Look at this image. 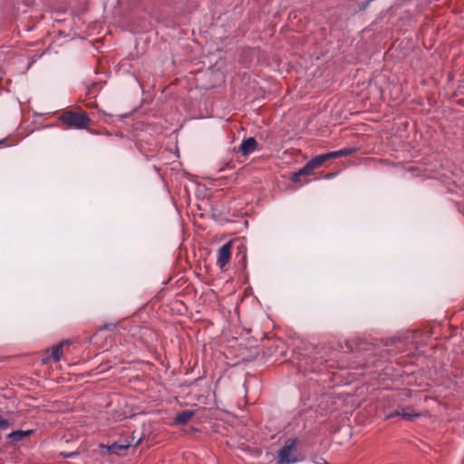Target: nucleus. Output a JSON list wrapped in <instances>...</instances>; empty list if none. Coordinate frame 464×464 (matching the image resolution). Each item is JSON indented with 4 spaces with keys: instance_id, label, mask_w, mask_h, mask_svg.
Returning <instances> with one entry per match:
<instances>
[{
    "instance_id": "nucleus-12",
    "label": "nucleus",
    "mask_w": 464,
    "mask_h": 464,
    "mask_svg": "<svg viewBox=\"0 0 464 464\" xmlns=\"http://www.w3.org/2000/svg\"><path fill=\"white\" fill-rule=\"evenodd\" d=\"M420 413H410L407 412L403 408L397 409L393 413L390 414L389 417H401L403 419L412 420L413 419L419 417Z\"/></svg>"
},
{
    "instance_id": "nucleus-14",
    "label": "nucleus",
    "mask_w": 464,
    "mask_h": 464,
    "mask_svg": "<svg viewBox=\"0 0 464 464\" xmlns=\"http://www.w3.org/2000/svg\"><path fill=\"white\" fill-rule=\"evenodd\" d=\"M12 425H13L12 421L0 416V430H6Z\"/></svg>"
},
{
    "instance_id": "nucleus-17",
    "label": "nucleus",
    "mask_w": 464,
    "mask_h": 464,
    "mask_svg": "<svg viewBox=\"0 0 464 464\" xmlns=\"http://www.w3.org/2000/svg\"><path fill=\"white\" fill-rule=\"evenodd\" d=\"M78 454L79 453L77 451H72V452H69V453L61 452L60 456H62L64 459H69V458H73V457L77 456Z\"/></svg>"
},
{
    "instance_id": "nucleus-7",
    "label": "nucleus",
    "mask_w": 464,
    "mask_h": 464,
    "mask_svg": "<svg viewBox=\"0 0 464 464\" xmlns=\"http://www.w3.org/2000/svg\"><path fill=\"white\" fill-rule=\"evenodd\" d=\"M257 150V141L254 137L245 139L240 145V152L244 156H247Z\"/></svg>"
},
{
    "instance_id": "nucleus-15",
    "label": "nucleus",
    "mask_w": 464,
    "mask_h": 464,
    "mask_svg": "<svg viewBox=\"0 0 464 464\" xmlns=\"http://www.w3.org/2000/svg\"><path fill=\"white\" fill-rule=\"evenodd\" d=\"M99 88V84L94 82L92 86L88 87L87 95L90 97H94L96 94V91Z\"/></svg>"
},
{
    "instance_id": "nucleus-5",
    "label": "nucleus",
    "mask_w": 464,
    "mask_h": 464,
    "mask_svg": "<svg viewBox=\"0 0 464 464\" xmlns=\"http://www.w3.org/2000/svg\"><path fill=\"white\" fill-rule=\"evenodd\" d=\"M123 433L124 431H121V438L118 440V450L136 447L141 440V438L135 440L134 431H126V438L123 440Z\"/></svg>"
},
{
    "instance_id": "nucleus-2",
    "label": "nucleus",
    "mask_w": 464,
    "mask_h": 464,
    "mask_svg": "<svg viewBox=\"0 0 464 464\" xmlns=\"http://www.w3.org/2000/svg\"><path fill=\"white\" fill-rule=\"evenodd\" d=\"M296 444L297 439L289 440L285 445L278 450L277 464H292L297 461V459L293 457V451Z\"/></svg>"
},
{
    "instance_id": "nucleus-13",
    "label": "nucleus",
    "mask_w": 464,
    "mask_h": 464,
    "mask_svg": "<svg viewBox=\"0 0 464 464\" xmlns=\"http://www.w3.org/2000/svg\"><path fill=\"white\" fill-rule=\"evenodd\" d=\"M99 448L102 450V453H109L115 454L116 453V442L111 443L110 446H105L104 444H99Z\"/></svg>"
},
{
    "instance_id": "nucleus-9",
    "label": "nucleus",
    "mask_w": 464,
    "mask_h": 464,
    "mask_svg": "<svg viewBox=\"0 0 464 464\" xmlns=\"http://www.w3.org/2000/svg\"><path fill=\"white\" fill-rule=\"evenodd\" d=\"M69 341L65 340L59 343L56 345H53L51 347V358L54 362H59L63 357V347L64 344H69Z\"/></svg>"
},
{
    "instance_id": "nucleus-11",
    "label": "nucleus",
    "mask_w": 464,
    "mask_h": 464,
    "mask_svg": "<svg viewBox=\"0 0 464 464\" xmlns=\"http://www.w3.org/2000/svg\"><path fill=\"white\" fill-rule=\"evenodd\" d=\"M327 160L326 153L317 155L307 162V167L314 170L319 168Z\"/></svg>"
},
{
    "instance_id": "nucleus-19",
    "label": "nucleus",
    "mask_w": 464,
    "mask_h": 464,
    "mask_svg": "<svg viewBox=\"0 0 464 464\" xmlns=\"http://www.w3.org/2000/svg\"><path fill=\"white\" fill-rule=\"evenodd\" d=\"M7 144H6V140H0V149L1 148H4V147H6Z\"/></svg>"
},
{
    "instance_id": "nucleus-10",
    "label": "nucleus",
    "mask_w": 464,
    "mask_h": 464,
    "mask_svg": "<svg viewBox=\"0 0 464 464\" xmlns=\"http://www.w3.org/2000/svg\"><path fill=\"white\" fill-rule=\"evenodd\" d=\"M194 416V411L186 410L178 413L174 419V423L178 425H185Z\"/></svg>"
},
{
    "instance_id": "nucleus-1",
    "label": "nucleus",
    "mask_w": 464,
    "mask_h": 464,
    "mask_svg": "<svg viewBox=\"0 0 464 464\" xmlns=\"http://www.w3.org/2000/svg\"><path fill=\"white\" fill-rule=\"evenodd\" d=\"M58 120L68 128L76 130L86 129L91 123L89 115L83 111H64L58 116Z\"/></svg>"
},
{
    "instance_id": "nucleus-16",
    "label": "nucleus",
    "mask_w": 464,
    "mask_h": 464,
    "mask_svg": "<svg viewBox=\"0 0 464 464\" xmlns=\"http://www.w3.org/2000/svg\"><path fill=\"white\" fill-rule=\"evenodd\" d=\"M312 171V169H310V168L307 167V163L303 167L301 168L297 172L303 176V175H307L309 174L310 172Z\"/></svg>"
},
{
    "instance_id": "nucleus-20",
    "label": "nucleus",
    "mask_w": 464,
    "mask_h": 464,
    "mask_svg": "<svg viewBox=\"0 0 464 464\" xmlns=\"http://www.w3.org/2000/svg\"><path fill=\"white\" fill-rule=\"evenodd\" d=\"M320 460H321V462H318L317 464H330L324 459H321Z\"/></svg>"
},
{
    "instance_id": "nucleus-3",
    "label": "nucleus",
    "mask_w": 464,
    "mask_h": 464,
    "mask_svg": "<svg viewBox=\"0 0 464 464\" xmlns=\"http://www.w3.org/2000/svg\"><path fill=\"white\" fill-rule=\"evenodd\" d=\"M232 242L229 241L224 244L218 252L217 266L224 270L226 266L229 263L231 258Z\"/></svg>"
},
{
    "instance_id": "nucleus-6",
    "label": "nucleus",
    "mask_w": 464,
    "mask_h": 464,
    "mask_svg": "<svg viewBox=\"0 0 464 464\" xmlns=\"http://www.w3.org/2000/svg\"><path fill=\"white\" fill-rule=\"evenodd\" d=\"M34 432V430H14V431L10 432L6 436V439L8 440L10 444H14L19 441H22L28 436L32 435Z\"/></svg>"
},
{
    "instance_id": "nucleus-21",
    "label": "nucleus",
    "mask_w": 464,
    "mask_h": 464,
    "mask_svg": "<svg viewBox=\"0 0 464 464\" xmlns=\"http://www.w3.org/2000/svg\"><path fill=\"white\" fill-rule=\"evenodd\" d=\"M101 111L103 113V115H108L105 111Z\"/></svg>"
},
{
    "instance_id": "nucleus-4",
    "label": "nucleus",
    "mask_w": 464,
    "mask_h": 464,
    "mask_svg": "<svg viewBox=\"0 0 464 464\" xmlns=\"http://www.w3.org/2000/svg\"><path fill=\"white\" fill-rule=\"evenodd\" d=\"M116 324H104L103 326L100 327L96 333L93 334V335L91 337L90 342L101 345L102 348H107L108 346V340L105 336V331L111 328H114Z\"/></svg>"
},
{
    "instance_id": "nucleus-18",
    "label": "nucleus",
    "mask_w": 464,
    "mask_h": 464,
    "mask_svg": "<svg viewBox=\"0 0 464 464\" xmlns=\"http://www.w3.org/2000/svg\"><path fill=\"white\" fill-rule=\"evenodd\" d=\"M300 177H301V175L296 171V172L292 174L291 180L293 182H297L300 179Z\"/></svg>"
},
{
    "instance_id": "nucleus-8",
    "label": "nucleus",
    "mask_w": 464,
    "mask_h": 464,
    "mask_svg": "<svg viewBox=\"0 0 464 464\" xmlns=\"http://www.w3.org/2000/svg\"><path fill=\"white\" fill-rule=\"evenodd\" d=\"M357 150L358 149L356 147H345L338 150L327 152L326 157L328 160L339 157H346L353 154L354 152L357 151Z\"/></svg>"
}]
</instances>
